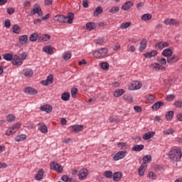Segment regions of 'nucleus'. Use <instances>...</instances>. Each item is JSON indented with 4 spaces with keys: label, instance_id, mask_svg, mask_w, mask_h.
<instances>
[{
    "label": "nucleus",
    "instance_id": "obj_1",
    "mask_svg": "<svg viewBox=\"0 0 182 182\" xmlns=\"http://www.w3.org/2000/svg\"><path fill=\"white\" fill-rule=\"evenodd\" d=\"M168 156L169 160L173 163H178V161H181V149L180 147L171 148L168 154Z\"/></svg>",
    "mask_w": 182,
    "mask_h": 182
},
{
    "label": "nucleus",
    "instance_id": "obj_2",
    "mask_svg": "<svg viewBox=\"0 0 182 182\" xmlns=\"http://www.w3.org/2000/svg\"><path fill=\"white\" fill-rule=\"evenodd\" d=\"M75 18V14L72 12L68 14V16L64 15H57L53 17V21L55 22H58L59 23H73V19Z\"/></svg>",
    "mask_w": 182,
    "mask_h": 182
},
{
    "label": "nucleus",
    "instance_id": "obj_3",
    "mask_svg": "<svg viewBox=\"0 0 182 182\" xmlns=\"http://www.w3.org/2000/svg\"><path fill=\"white\" fill-rule=\"evenodd\" d=\"M21 127V123H16L14 125H13L12 127H9L7 131L6 132V136H11V134H14V133H16V131L18 129Z\"/></svg>",
    "mask_w": 182,
    "mask_h": 182
},
{
    "label": "nucleus",
    "instance_id": "obj_4",
    "mask_svg": "<svg viewBox=\"0 0 182 182\" xmlns=\"http://www.w3.org/2000/svg\"><path fill=\"white\" fill-rule=\"evenodd\" d=\"M50 166V168L52 170H55V171H57V173H63V167L62 166V165L56 163L55 161L51 162Z\"/></svg>",
    "mask_w": 182,
    "mask_h": 182
},
{
    "label": "nucleus",
    "instance_id": "obj_5",
    "mask_svg": "<svg viewBox=\"0 0 182 182\" xmlns=\"http://www.w3.org/2000/svg\"><path fill=\"white\" fill-rule=\"evenodd\" d=\"M127 155V151H119L113 157L114 161H117L119 160H122V159H124Z\"/></svg>",
    "mask_w": 182,
    "mask_h": 182
},
{
    "label": "nucleus",
    "instance_id": "obj_6",
    "mask_svg": "<svg viewBox=\"0 0 182 182\" xmlns=\"http://www.w3.org/2000/svg\"><path fill=\"white\" fill-rule=\"evenodd\" d=\"M31 15H36V14H38L39 16H43L42 9L38 4H34L33 11L31 12Z\"/></svg>",
    "mask_w": 182,
    "mask_h": 182
},
{
    "label": "nucleus",
    "instance_id": "obj_7",
    "mask_svg": "<svg viewBox=\"0 0 182 182\" xmlns=\"http://www.w3.org/2000/svg\"><path fill=\"white\" fill-rule=\"evenodd\" d=\"M141 82L135 81L132 83L131 86H129V90H139V89H141Z\"/></svg>",
    "mask_w": 182,
    "mask_h": 182
},
{
    "label": "nucleus",
    "instance_id": "obj_8",
    "mask_svg": "<svg viewBox=\"0 0 182 182\" xmlns=\"http://www.w3.org/2000/svg\"><path fill=\"white\" fill-rule=\"evenodd\" d=\"M11 63L14 66H21V65H22L23 62H22V60L19 58V56L14 55L13 60L11 61Z\"/></svg>",
    "mask_w": 182,
    "mask_h": 182
},
{
    "label": "nucleus",
    "instance_id": "obj_9",
    "mask_svg": "<svg viewBox=\"0 0 182 182\" xmlns=\"http://www.w3.org/2000/svg\"><path fill=\"white\" fill-rule=\"evenodd\" d=\"M24 92L26 93V95H31V96L38 95V90L32 87H26L24 89Z\"/></svg>",
    "mask_w": 182,
    "mask_h": 182
},
{
    "label": "nucleus",
    "instance_id": "obj_10",
    "mask_svg": "<svg viewBox=\"0 0 182 182\" xmlns=\"http://www.w3.org/2000/svg\"><path fill=\"white\" fill-rule=\"evenodd\" d=\"M43 86H48V85H52L53 83V75H49L47 77L46 80L41 81Z\"/></svg>",
    "mask_w": 182,
    "mask_h": 182
},
{
    "label": "nucleus",
    "instance_id": "obj_11",
    "mask_svg": "<svg viewBox=\"0 0 182 182\" xmlns=\"http://www.w3.org/2000/svg\"><path fill=\"white\" fill-rule=\"evenodd\" d=\"M53 107L50 105H45L40 107L41 112H46V113H52Z\"/></svg>",
    "mask_w": 182,
    "mask_h": 182
},
{
    "label": "nucleus",
    "instance_id": "obj_12",
    "mask_svg": "<svg viewBox=\"0 0 182 182\" xmlns=\"http://www.w3.org/2000/svg\"><path fill=\"white\" fill-rule=\"evenodd\" d=\"M89 175V172L87 171V169L84 168L80 171V173L78 174V177L80 180H85L86 177Z\"/></svg>",
    "mask_w": 182,
    "mask_h": 182
},
{
    "label": "nucleus",
    "instance_id": "obj_13",
    "mask_svg": "<svg viewBox=\"0 0 182 182\" xmlns=\"http://www.w3.org/2000/svg\"><path fill=\"white\" fill-rule=\"evenodd\" d=\"M165 25H180V21L173 18H167L164 21Z\"/></svg>",
    "mask_w": 182,
    "mask_h": 182
},
{
    "label": "nucleus",
    "instance_id": "obj_14",
    "mask_svg": "<svg viewBox=\"0 0 182 182\" xmlns=\"http://www.w3.org/2000/svg\"><path fill=\"white\" fill-rule=\"evenodd\" d=\"M122 177H123V173H122V172H114L112 175L114 181H120Z\"/></svg>",
    "mask_w": 182,
    "mask_h": 182
},
{
    "label": "nucleus",
    "instance_id": "obj_15",
    "mask_svg": "<svg viewBox=\"0 0 182 182\" xmlns=\"http://www.w3.org/2000/svg\"><path fill=\"white\" fill-rule=\"evenodd\" d=\"M70 127L73 129L74 133H80L83 130V125L75 124L72 125Z\"/></svg>",
    "mask_w": 182,
    "mask_h": 182
},
{
    "label": "nucleus",
    "instance_id": "obj_16",
    "mask_svg": "<svg viewBox=\"0 0 182 182\" xmlns=\"http://www.w3.org/2000/svg\"><path fill=\"white\" fill-rule=\"evenodd\" d=\"M43 52L48 53V55L53 54V48L50 46H46L43 48Z\"/></svg>",
    "mask_w": 182,
    "mask_h": 182
},
{
    "label": "nucleus",
    "instance_id": "obj_17",
    "mask_svg": "<svg viewBox=\"0 0 182 182\" xmlns=\"http://www.w3.org/2000/svg\"><path fill=\"white\" fill-rule=\"evenodd\" d=\"M154 134H156V132H148L143 135L142 139L144 140H149V139H151V137H153V136H154Z\"/></svg>",
    "mask_w": 182,
    "mask_h": 182
},
{
    "label": "nucleus",
    "instance_id": "obj_18",
    "mask_svg": "<svg viewBox=\"0 0 182 182\" xmlns=\"http://www.w3.org/2000/svg\"><path fill=\"white\" fill-rule=\"evenodd\" d=\"M18 42H20L21 45H25L28 43V36L27 35L20 36L18 37Z\"/></svg>",
    "mask_w": 182,
    "mask_h": 182
},
{
    "label": "nucleus",
    "instance_id": "obj_19",
    "mask_svg": "<svg viewBox=\"0 0 182 182\" xmlns=\"http://www.w3.org/2000/svg\"><path fill=\"white\" fill-rule=\"evenodd\" d=\"M146 167H147V165H141L138 169V174L141 177H143L144 176V173H146Z\"/></svg>",
    "mask_w": 182,
    "mask_h": 182
},
{
    "label": "nucleus",
    "instance_id": "obj_20",
    "mask_svg": "<svg viewBox=\"0 0 182 182\" xmlns=\"http://www.w3.org/2000/svg\"><path fill=\"white\" fill-rule=\"evenodd\" d=\"M162 55L163 56H165L166 58H170V56L173 55V50H171V48H166L163 50Z\"/></svg>",
    "mask_w": 182,
    "mask_h": 182
},
{
    "label": "nucleus",
    "instance_id": "obj_21",
    "mask_svg": "<svg viewBox=\"0 0 182 182\" xmlns=\"http://www.w3.org/2000/svg\"><path fill=\"white\" fill-rule=\"evenodd\" d=\"M146 47H147V40L142 39L139 46V52H143V50H144V49H146Z\"/></svg>",
    "mask_w": 182,
    "mask_h": 182
},
{
    "label": "nucleus",
    "instance_id": "obj_22",
    "mask_svg": "<svg viewBox=\"0 0 182 182\" xmlns=\"http://www.w3.org/2000/svg\"><path fill=\"white\" fill-rule=\"evenodd\" d=\"M132 6H133V2H132V1H127L122 6V9H123V11H129V9H130V8H132Z\"/></svg>",
    "mask_w": 182,
    "mask_h": 182
},
{
    "label": "nucleus",
    "instance_id": "obj_23",
    "mask_svg": "<svg viewBox=\"0 0 182 182\" xmlns=\"http://www.w3.org/2000/svg\"><path fill=\"white\" fill-rule=\"evenodd\" d=\"M50 39V36L49 34H43L41 37L38 38V42H48Z\"/></svg>",
    "mask_w": 182,
    "mask_h": 182
},
{
    "label": "nucleus",
    "instance_id": "obj_24",
    "mask_svg": "<svg viewBox=\"0 0 182 182\" xmlns=\"http://www.w3.org/2000/svg\"><path fill=\"white\" fill-rule=\"evenodd\" d=\"M45 172L43 171V169H40L37 173V175L35 176V179L38 180V181H41L43 178V174Z\"/></svg>",
    "mask_w": 182,
    "mask_h": 182
},
{
    "label": "nucleus",
    "instance_id": "obj_25",
    "mask_svg": "<svg viewBox=\"0 0 182 182\" xmlns=\"http://www.w3.org/2000/svg\"><path fill=\"white\" fill-rule=\"evenodd\" d=\"M39 130L41 132V133L46 134L48 133V127L43 123H39Z\"/></svg>",
    "mask_w": 182,
    "mask_h": 182
},
{
    "label": "nucleus",
    "instance_id": "obj_26",
    "mask_svg": "<svg viewBox=\"0 0 182 182\" xmlns=\"http://www.w3.org/2000/svg\"><path fill=\"white\" fill-rule=\"evenodd\" d=\"M161 106H164V102L159 101L156 102L154 105H152L151 109L153 110H159V107H161Z\"/></svg>",
    "mask_w": 182,
    "mask_h": 182
},
{
    "label": "nucleus",
    "instance_id": "obj_27",
    "mask_svg": "<svg viewBox=\"0 0 182 182\" xmlns=\"http://www.w3.org/2000/svg\"><path fill=\"white\" fill-rule=\"evenodd\" d=\"M87 31H93V29H96V23L93 22H88L86 23Z\"/></svg>",
    "mask_w": 182,
    "mask_h": 182
},
{
    "label": "nucleus",
    "instance_id": "obj_28",
    "mask_svg": "<svg viewBox=\"0 0 182 182\" xmlns=\"http://www.w3.org/2000/svg\"><path fill=\"white\" fill-rule=\"evenodd\" d=\"M142 161H143V164H142L143 166H146L147 163H150V161H151V155H146L143 156Z\"/></svg>",
    "mask_w": 182,
    "mask_h": 182
},
{
    "label": "nucleus",
    "instance_id": "obj_29",
    "mask_svg": "<svg viewBox=\"0 0 182 182\" xmlns=\"http://www.w3.org/2000/svg\"><path fill=\"white\" fill-rule=\"evenodd\" d=\"M165 117L168 122H170L173 119V117H174V112L173 111H168L166 112Z\"/></svg>",
    "mask_w": 182,
    "mask_h": 182
},
{
    "label": "nucleus",
    "instance_id": "obj_30",
    "mask_svg": "<svg viewBox=\"0 0 182 182\" xmlns=\"http://www.w3.org/2000/svg\"><path fill=\"white\" fill-rule=\"evenodd\" d=\"M161 65L159 63H152L149 65L150 69H151L152 70H160V68H161Z\"/></svg>",
    "mask_w": 182,
    "mask_h": 182
},
{
    "label": "nucleus",
    "instance_id": "obj_31",
    "mask_svg": "<svg viewBox=\"0 0 182 182\" xmlns=\"http://www.w3.org/2000/svg\"><path fill=\"white\" fill-rule=\"evenodd\" d=\"M103 14V8L99 6H97L94 11V16H99V15H102Z\"/></svg>",
    "mask_w": 182,
    "mask_h": 182
},
{
    "label": "nucleus",
    "instance_id": "obj_32",
    "mask_svg": "<svg viewBox=\"0 0 182 182\" xmlns=\"http://www.w3.org/2000/svg\"><path fill=\"white\" fill-rule=\"evenodd\" d=\"M12 31L14 33H16V35H19L21 33V27L18 26V24H14L12 27Z\"/></svg>",
    "mask_w": 182,
    "mask_h": 182
},
{
    "label": "nucleus",
    "instance_id": "obj_33",
    "mask_svg": "<svg viewBox=\"0 0 182 182\" xmlns=\"http://www.w3.org/2000/svg\"><path fill=\"white\" fill-rule=\"evenodd\" d=\"M24 76H26V77H32V76H33V70L31 68L26 69Z\"/></svg>",
    "mask_w": 182,
    "mask_h": 182
},
{
    "label": "nucleus",
    "instance_id": "obj_34",
    "mask_svg": "<svg viewBox=\"0 0 182 182\" xmlns=\"http://www.w3.org/2000/svg\"><path fill=\"white\" fill-rule=\"evenodd\" d=\"M178 60V57L176 55H173V57H168L167 58V63H176V62H177Z\"/></svg>",
    "mask_w": 182,
    "mask_h": 182
},
{
    "label": "nucleus",
    "instance_id": "obj_35",
    "mask_svg": "<svg viewBox=\"0 0 182 182\" xmlns=\"http://www.w3.org/2000/svg\"><path fill=\"white\" fill-rule=\"evenodd\" d=\"M118 149L120 150H127V142H119L117 144Z\"/></svg>",
    "mask_w": 182,
    "mask_h": 182
},
{
    "label": "nucleus",
    "instance_id": "obj_36",
    "mask_svg": "<svg viewBox=\"0 0 182 182\" xmlns=\"http://www.w3.org/2000/svg\"><path fill=\"white\" fill-rule=\"evenodd\" d=\"M122 95H124V90L123 89L117 90L114 93V97H120Z\"/></svg>",
    "mask_w": 182,
    "mask_h": 182
},
{
    "label": "nucleus",
    "instance_id": "obj_37",
    "mask_svg": "<svg viewBox=\"0 0 182 182\" xmlns=\"http://www.w3.org/2000/svg\"><path fill=\"white\" fill-rule=\"evenodd\" d=\"M144 149V145L140 144V145H135L134 147H132V151H141Z\"/></svg>",
    "mask_w": 182,
    "mask_h": 182
},
{
    "label": "nucleus",
    "instance_id": "obj_38",
    "mask_svg": "<svg viewBox=\"0 0 182 182\" xmlns=\"http://www.w3.org/2000/svg\"><path fill=\"white\" fill-rule=\"evenodd\" d=\"M61 99L64 102H68L70 99V94L69 92H63L61 95Z\"/></svg>",
    "mask_w": 182,
    "mask_h": 182
},
{
    "label": "nucleus",
    "instance_id": "obj_39",
    "mask_svg": "<svg viewBox=\"0 0 182 182\" xmlns=\"http://www.w3.org/2000/svg\"><path fill=\"white\" fill-rule=\"evenodd\" d=\"M119 11H120V7H119V6H112L109 10V14H117V12H119Z\"/></svg>",
    "mask_w": 182,
    "mask_h": 182
},
{
    "label": "nucleus",
    "instance_id": "obj_40",
    "mask_svg": "<svg viewBox=\"0 0 182 182\" xmlns=\"http://www.w3.org/2000/svg\"><path fill=\"white\" fill-rule=\"evenodd\" d=\"M4 59H5V60H7L8 62H10V60H13L14 59V55L9 53H6L4 55Z\"/></svg>",
    "mask_w": 182,
    "mask_h": 182
},
{
    "label": "nucleus",
    "instance_id": "obj_41",
    "mask_svg": "<svg viewBox=\"0 0 182 182\" xmlns=\"http://www.w3.org/2000/svg\"><path fill=\"white\" fill-rule=\"evenodd\" d=\"M38 38H39V36L38 35V33H34L30 36L29 39L31 42H36V41H38Z\"/></svg>",
    "mask_w": 182,
    "mask_h": 182
},
{
    "label": "nucleus",
    "instance_id": "obj_42",
    "mask_svg": "<svg viewBox=\"0 0 182 182\" xmlns=\"http://www.w3.org/2000/svg\"><path fill=\"white\" fill-rule=\"evenodd\" d=\"M129 26H132V22L128 21L124 23H122L119 26L120 29H127V28H129Z\"/></svg>",
    "mask_w": 182,
    "mask_h": 182
},
{
    "label": "nucleus",
    "instance_id": "obj_43",
    "mask_svg": "<svg viewBox=\"0 0 182 182\" xmlns=\"http://www.w3.org/2000/svg\"><path fill=\"white\" fill-rule=\"evenodd\" d=\"M98 51L100 52V54L101 55V58H104V56H106V55H107V52H109L107 50V48H102L98 50Z\"/></svg>",
    "mask_w": 182,
    "mask_h": 182
},
{
    "label": "nucleus",
    "instance_id": "obj_44",
    "mask_svg": "<svg viewBox=\"0 0 182 182\" xmlns=\"http://www.w3.org/2000/svg\"><path fill=\"white\" fill-rule=\"evenodd\" d=\"M26 135L25 134H21L16 136L15 138V141H23V140H26Z\"/></svg>",
    "mask_w": 182,
    "mask_h": 182
},
{
    "label": "nucleus",
    "instance_id": "obj_45",
    "mask_svg": "<svg viewBox=\"0 0 182 182\" xmlns=\"http://www.w3.org/2000/svg\"><path fill=\"white\" fill-rule=\"evenodd\" d=\"M152 16L150 14H145L144 15H142V16L141 17V19L142 21H150V19H151Z\"/></svg>",
    "mask_w": 182,
    "mask_h": 182
},
{
    "label": "nucleus",
    "instance_id": "obj_46",
    "mask_svg": "<svg viewBox=\"0 0 182 182\" xmlns=\"http://www.w3.org/2000/svg\"><path fill=\"white\" fill-rule=\"evenodd\" d=\"M70 58H72V54L69 52H65L63 54V59H64V60H69Z\"/></svg>",
    "mask_w": 182,
    "mask_h": 182
},
{
    "label": "nucleus",
    "instance_id": "obj_47",
    "mask_svg": "<svg viewBox=\"0 0 182 182\" xmlns=\"http://www.w3.org/2000/svg\"><path fill=\"white\" fill-rule=\"evenodd\" d=\"M123 99L125 102H128L129 103H132V102H133V97L128 95H124L123 96Z\"/></svg>",
    "mask_w": 182,
    "mask_h": 182
},
{
    "label": "nucleus",
    "instance_id": "obj_48",
    "mask_svg": "<svg viewBox=\"0 0 182 182\" xmlns=\"http://www.w3.org/2000/svg\"><path fill=\"white\" fill-rule=\"evenodd\" d=\"M156 60L159 62V65H167V60L164 58H158Z\"/></svg>",
    "mask_w": 182,
    "mask_h": 182
},
{
    "label": "nucleus",
    "instance_id": "obj_49",
    "mask_svg": "<svg viewBox=\"0 0 182 182\" xmlns=\"http://www.w3.org/2000/svg\"><path fill=\"white\" fill-rule=\"evenodd\" d=\"M104 174L107 178H112L113 177V172L111 171H106L104 172Z\"/></svg>",
    "mask_w": 182,
    "mask_h": 182
},
{
    "label": "nucleus",
    "instance_id": "obj_50",
    "mask_svg": "<svg viewBox=\"0 0 182 182\" xmlns=\"http://www.w3.org/2000/svg\"><path fill=\"white\" fill-rule=\"evenodd\" d=\"M61 179L63 181H65V182H72V178H69V176L68 175H63Z\"/></svg>",
    "mask_w": 182,
    "mask_h": 182
},
{
    "label": "nucleus",
    "instance_id": "obj_51",
    "mask_svg": "<svg viewBox=\"0 0 182 182\" xmlns=\"http://www.w3.org/2000/svg\"><path fill=\"white\" fill-rule=\"evenodd\" d=\"M109 120L110 123H113V122H114V123H120V119H119V118H114L113 117H110L109 118Z\"/></svg>",
    "mask_w": 182,
    "mask_h": 182
},
{
    "label": "nucleus",
    "instance_id": "obj_52",
    "mask_svg": "<svg viewBox=\"0 0 182 182\" xmlns=\"http://www.w3.org/2000/svg\"><path fill=\"white\" fill-rule=\"evenodd\" d=\"M101 68L103 70H109V63H102Z\"/></svg>",
    "mask_w": 182,
    "mask_h": 182
},
{
    "label": "nucleus",
    "instance_id": "obj_53",
    "mask_svg": "<svg viewBox=\"0 0 182 182\" xmlns=\"http://www.w3.org/2000/svg\"><path fill=\"white\" fill-rule=\"evenodd\" d=\"M6 120L9 123H11V122H14L15 120V116H14L13 114H9L6 117Z\"/></svg>",
    "mask_w": 182,
    "mask_h": 182
},
{
    "label": "nucleus",
    "instance_id": "obj_54",
    "mask_svg": "<svg viewBox=\"0 0 182 182\" xmlns=\"http://www.w3.org/2000/svg\"><path fill=\"white\" fill-rule=\"evenodd\" d=\"M166 100L168 102H171V100H174L176 99V95L171 94V95H168L166 97Z\"/></svg>",
    "mask_w": 182,
    "mask_h": 182
},
{
    "label": "nucleus",
    "instance_id": "obj_55",
    "mask_svg": "<svg viewBox=\"0 0 182 182\" xmlns=\"http://www.w3.org/2000/svg\"><path fill=\"white\" fill-rule=\"evenodd\" d=\"M149 178H151V180H156V178H157V176L156 175V173H154V172L150 171V172L149 173Z\"/></svg>",
    "mask_w": 182,
    "mask_h": 182
},
{
    "label": "nucleus",
    "instance_id": "obj_56",
    "mask_svg": "<svg viewBox=\"0 0 182 182\" xmlns=\"http://www.w3.org/2000/svg\"><path fill=\"white\" fill-rule=\"evenodd\" d=\"M155 49H157V50L163 49V42L156 43L155 44Z\"/></svg>",
    "mask_w": 182,
    "mask_h": 182
},
{
    "label": "nucleus",
    "instance_id": "obj_57",
    "mask_svg": "<svg viewBox=\"0 0 182 182\" xmlns=\"http://www.w3.org/2000/svg\"><path fill=\"white\" fill-rule=\"evenodd\" d=\"M104 43H105V38H100L97 39L95 41L96 45H103Z\"/></svg>",
    "mask_w": 182,
    "mask_h": 182
},
{
    "label": "nucleus",
    "instance_id": "obj_58",
    "mask_svg": "<svg viewBox=\"0 0 182 182\" xmlns=\"http://www.w3.org/2000/svg\"><path fill=\"white\" fill-rule=\"evenodd\" d=\"M76 95H77V88H73L71 90L72 97H76Z\"/></svg>",
    "mask_w": 182,
    "mask_h": 182
},
{
    "label": "nucleus",
    "instance_id": "obj_59",
    "mask_svg": "<svg viewBox=\"0 0 182 182\" xmlns=\"http://www.w3.org/2000/svg\"><path fill=\"white\" fill-rule=\"evenodd\" d=\"M7 14L9 15H12L13 14H15V9L10 7L7 9Z\"/></svg>",
    "mask_w": 182,
    "mask_h": 182
},
{
    "label": "nucleus",
    "instance_id": "obj_60",
    "mask_svg": "<svg viewBox=\"0 0 182 182\" xmlns=\"http://www.w3.org/2000/svg\"><path fill=\"white\" fill-rule=\"evenodd\" d=\"M164 134H173L174 133V130L173 129H169L164 131Z\"/></svg>",
    "mask_w": 182,
    "mask_h": 182
},
{
    "label": "nucleus",
    "instance_id": "obj_61",
    "mask_svg": "<svg viewBox=\"0 0 182 182\" xmlns=\"http://www.w3.org/2000/svg\"><path fill=\"white\" fill-rule=\"evenodd\" d=\"M92 55H93V56H94L95 58H98L99 59H100V58H102V55H101V54H100V53L99 50L95 51V52L92 53Z\"/></svg>",
    "mask_w": 182,
    "mask_h": 182
},
{
    "label": "nucleus",
    "instance_id": "obj_62",
    "mask_svg": "<svg viewBox=\"0 0 182 182\" xmlns=\"http://www.w3.org/2000/svg\"><path fill=\"white\" fill-rule=\"evenodd\" d=\"M174 106H175L176 108L182 107V102L180 101V100H178V101L175 102H174Z\"/></svg>",
    "mask_w": 182,
    "mask_h": 182
},
{
    "label": "nucleus",
    "instance_id": "obj_63",
    "mask_svg": "<svg viewBox=\"0 0 182 182\" xmlns=\"http://www.w3.org/2000/svg\"><path fill=\"white\" fill-rule=\"evenodd\" d=\"M134 110H135V112H136V113H140V112H141V107L134 106Z\"/></svg>",
    "mask_w": 182,
    "mask_h": 182
},
{
    "label": "nucleus",
    "instance_id": "obj_64",
    "mask_svg": "<svg viewBox=\"0 0 182 182\" xmlns=\"http://www.w3.org/2000/svg\"><path fill=\"white\" fill-rule=\"evenodd\" d=\"M20 56H21L22 60H25V59H26V58L28 57V54L26 52H24V53H21Z\"/></svg>",
    "mask_w": 182,
    "mask_h": 182
}]
</instances>
